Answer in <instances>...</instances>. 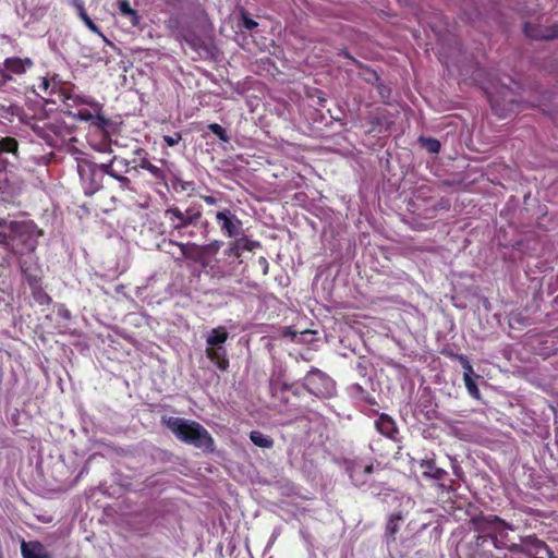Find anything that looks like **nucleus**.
Here are the masks:
<instances>
[{"label": "nucleus", "mask_w": 558, "mask_h": 558, "mask_svg": "<svg viewBox=\"0 0 558 558\" xmlns=\"http://www.w3.org/2000/svg\"><path fill=\"white\" fill-rule=\"evenodd\" d=\"M524 33L527 37L539 40H551L558 37V24L554 25H524Z\"/></svg>", "instance_id": "nucleus-10"}, {"label": "nucleus", "mask_w": 558, "mask_h": 558, "mask_svg": "<svg viewBox=\"0 0 558 558\" xmlns=\"http://www.w3.org/2000/svg\"><path fill=\"white\" fill-rule=\"evenodd\" d=\"M165 216L171 222L172 228L180 231L190 225H195L202 217V211L197 206H190L185 211L179 207H170L165 210Z\"/></svg>", "instance_id": "nucleus-5"}, {"label": "nucleus", "mask_w": 558, "mask_h": 558, "mask_svg": "<svg viewBox=\"0 0 558 558\" xmlns=\"http://www.w3.org/2000/svg\"><path fill=\"white\" fill-rule=\"evenodd\" d=\"M485 92L489 98L493 110L499 117H506L511 108H505L501 102L508 101L509 106H513L512 92L508 87H502L499 90L498 86L485 87Z\"/></svg>", "instance_id": "nucleus-6"}, {"label": "nucleus", "mask_w": 558, "mask_h": 558, "mask_svg": "<svg viewBox=\"0 0 558 558\" xmlns=\"http://www.w3.org/2000/svg\"><path fill=\"white\" fill-rule=\"evenodd\" d=\"M229 338L228 330L220 326L217 328H213L209 335L206 338L207 345H222Z\"/></svg>", "instance_id": "nucleus-19"}, {"label": "nucleus", "mask_w": 558, "mask_h": 558, "mask_svg": "<svg viewBox=\"0 0 558 558\" xmlns=\"http://www.w3.org/2000/svg\"><path fill=\"white\" fill-rule=\"evenodd\" d=\"M243 20V26L248 29V31H252L254 29L255 27H257V22H255L254 20L250 19L248 16L246 15H243L242 17Z\"/></svg>", "instance_id": "nucleus-42"}, {"label": "nucleus", "mask_w": 558, "mask_h": 558, "mask_svg": "<svg viewBox=\"0 0 558 558\" xmlns=\"http://www.w3.org/2000/svg\"><path fill=\"white\" fill-rule=\"evenodd\" d=\"M216 219L220 223V229L229 238H235L240 234L242 222L231 213L230 209L225 208L216 214Z\"/></svg>", "instance_id": "nucleus-8"}, {"label": "nucleus", "mask_w": 558, "mask_h": 558, "mask_svg": "<svg viewBox=\"0 0 558 558\" xmlns=\"http://www.w3.org/2000/svg\"><path fill=\"white\" fill-rule=\"evenodd\" d=\"M418 142L430 154H437L440 150V142L436 138L422 136L418 138Z\"/></svg>", "instance_id": "nucleus-28"}, {"label": "nucleus", "mask_w": 558, "mask_h": 558, "mask_svg": "<svg viewBox=\"0 0 558 558\" xmlns=\"http://www.w3.org/2000/svg\"><path fill=\"white\" fill-rule=\"evenodd\" d=\"M366 80H367L368 82H377V81H378V76H377V74H376L375 72H373V71H367V77H366Z\"/></svg>", "instance_id": "nucleus-46"}, {"label": "nucleus", "mask_w": 558, "mask_h": 558, "mask_svg": "<svg viewBox=\"0 0 558 558\" xmlns=\"http://www.w3.org/2000/svg\"><path fill=\"white\" fill-rule=\"evenodd\" d=\"M23 558H51L40 542H25L21 544Z\"/></svg>", "instance_id": "nucleus-16"}, {"label": "nucleus", "mask_w": 558, "mask_h": 558, "mask_svg": "<svg viewBox=\"0 0 558 558\" xmlns=\"http://www.w3.org/2000/svg\"><path fill=\"white\" fill-rule=\"evenodd\" d=\"M418 464L422 470L423 477L438 482V487L442 492L454 493L458 490L460 486L458 481L450 478L448 484L444 482L448 476V472L442 468L437 466L434 458L422 459Z\"/></svg>", "instance_id": "nucleus-4"}, {"label": "nucleus", "mask_w": 558, "mask_h": 558, "mask_svg": "<svg viewBox=\"0 0 558 558\" xmlns=\"http://www.w3.org/2000/svg\"><path fill=\"white\" fill-rule=\"evenodd\" d=\"M282 389H283V390H289V389H290V387H289L287 384H283V385H282Z\"/></svg>", "instance_id": "nucleus-48"}, {"label": "nucleus", "mask_w": 558, "mask_h": 558, "mask_svg": "<svg viewBox=\"0 0 558 558\" xmlns=\"http://www.w3.org/2000/svg\"><path fill=\"white\" fill-rule=\"evenodd\" d=\"M202 198L208 205H216L217 204V198L211 196V195H203Z\"/></svg>", "instance_id": "nucleus-45"}, {"label": "nucleus", "mask_w": 558, "mask_h": 558, "mask_svg": "<svg viewBox=\"0 0 558 558\" xmlns=\"http://www.w3.org/2000/svg\"><path fill=\"white\" fill-rule=\"evenodd\" d=\"M34 65V62L31 58H19V57H11L7 58L2 63V69L5 73L13 75H23L25 74L29 69H32Z\"/></svg>", "instance_id": "nucleus-11"}, {"label": "nucleus", "mask_w": 558, "mask_h": 558, "mask_svg": "<svg viewBox=\"0 0 558 558\" xmlns=\"http://www.w3.org/2000/svg\"><path fill=\"white\" fill-rule=\"evenodd\" d=\"M525 543L527 545V551L522 549V554H519L518 556H522L524 558H558V556L554 554V551L547 546L545 542L539 541L535 536L526 537Z\"/></svg>", "instance_id": "nucleus-9"}, {"label": "nucleus", "mask_w": 558, "mask_h": 558, "mask_svg": "<svg viewBox=\"0 0 558 558\" xmlns=\"http://www.w3.org/2000/svg\"><path fill=\"white\" fill-rule=\"evenodd\" d=\"M198 258L195 259L194 263L199 264L203 268L207 267L210 264L211 257L205 253L203 247H201V252L198 253Z\"/></svg>", "instance_id": "nucleus-37"}, {"label": "nucleus", "mask_w": 558, "mask_h": 558, "mask_svg": "<svg viewBox=\"0 0 558 558\" xmlns=\"http://www.w3.org/2000/svg\"><path fill=\"white\" fill-rule=\"evenodd\" d=\"M208 129L219 137L222 142H229L230 137L228 136L226 130L219 125L218 123H211L208 125Z\"/></svg>", "instance_id": "nucleus-32"}, {"label": "nucleus", "mask_w": 558, "mask_h": 558, "mask_svg": "<svg viewBox=\"0 0 558 558\" xmlns=\"http://www.w3.org/2000/svg\"><path fill=\"white\" fill-rule=\"evenodd\" d=\"M81 20L84 22V24L88 27L89 31H92L93 33L99 35V36H104L102 33L100 32L99 27L90 20V17L86 14H83V16H81Z\"/></svg>", "instance_id": "nucleus-34"}, {"label": "nucleus", "mask_w": 558, "mask_h": 558, "mask_svg": "<svg viewBox=\"0 0 558 558\" xmlns=\"http://www.w3.org/2000/svg\"><path fill=\"white\" fill-rule=\"evenodd\" d=\"M239 242H242L241 244V253L243 251H253L255 247L259 246V243L256 241H251L247 238H242L238 240Z\"/></svg>", "instance_id": "nucleus-35"}, {"label": "nucleus", "mask_w": 558, "mask_h": 558, "mask_svg": "<svg viewBox=\"0 0 558 558\" xmlns=\"http://www.w3.org/2000/svg\"><path fill=\"white\" fill-rule=\"evenodd\" d=\"M70 4L76 9L80 17L86 14L84 3L81 0H70Z\"/></svg>", "instance_id": "nucleus-41"}, {"label": "nucleus", "mask_w": 558, "mask_h": 558, "mask_svg": "<svg viewBox=\"0 0 558 558\" xmlns=\"http://www.w3.org/2000/svg\"><path fill=\"white\" fill-rule=\"evenodd\" d=\"M56 83L49 81L46 77H43L40 84L38 85L39 90L43 92V97L50 95L56 89Z\"/></svg>", "instance_id": "nucleus-31"}, {"label": "nucleus", "mask_w": 558, "mask_h": 558, "mask_svg": "<svg viewBox=\"0 0 558 558\" xmlns=\"http://www.w3.org/2000/svg\"><path fill=\"white\" fill-rule=\"evenodd\" d=\"M463 381L469 395L475 399H480V389L476 383L473 379V376H468V374H463Z\"/></svg>", "instance_id": "nucleus-29"}, {"label": "nucleus", "mask_w": 558, "mask_h": 558, "mask_svg": "<svg viewBox=\"0 0 558 558\" xmlns=\"http://www.w3.org/2000/svg\"><path fill=\"white\" fill-rule=\"evenodd\" d=\"M90 124L97 128L99 131L106 133L107 129L111 124V121L102 114V110H95L94 120Z\"/></svg>", "instance_id": "nucleus-27"}, {"label": "nucleus", "mask_w": 558, "mask_h": 558, "mask_svg": "<svg viewBox=\"0 0 558 558\" xmlns=\"http://www.w3.org/2000/svg\"><path fill=\"white\" fill-rule=\"evenodd\" d=\"M445 354L447 356H449L450 359H454V360H458L460 362V364L462 365L464 372L463 374H468V376H473L474 375V371H473V366L469 360V357L464 354H460V353H454V352H445Z\"/></svg>", "instance_id": "nucleus-24"}, {"label": "nucleus", "mask_w": 558, "mask_h": 558, "mask_svg": "<svg viewBox=\"0 0 558 558\" xmlns=\"http://www.w3.org/2000/svg\"><path fill=\"white\" fill-rule=\"evenodd\" d=\"M86 195H93L101 187L102 177H80Z\"/></svg>", "instance_id": "nucleus-21"}, {"label": "nucleus", "mask_w": 558, "mask_h": 558, "mask_svg": "<svg viewBox=\"0 0 558 558\" xmlns=\"http://www.w3.org/2000/svg\"><path fill=\"white\" fill-rule=\"evenodd\" d=\"M241 244L238 240L232 243V245L225 252L227 256L240 257L241 254Z\"/></svg>", "instance_id": "nucleus-36"}, {"label": "nucleus", "mask_w": 558, "mask_h": 558, "mask_svg": "<svg viewBox=\"0 0 558 558\" xmlns=\"http://www.w3.org/2000/svg\"><path fill=\"white\" fill-rule=\"evenodd\" d=\"M168 245L178 246L180 248L181 257L175 258V260L187 259V260H192V262H195V259H197L199 257L198 253L201 252V247H202V245H198L193 242L181 243V242H177L173 240H169Z\"/></svg>", "instance_id": "nucleus-17"}, {"label": "nucleus", "mask_w": 558, "mask_h": 558, "mask_svg": "<svg viewBox=\"0 0 558 558\" xmlns=\"http://www.w3.org/2000/svg\"><path fill=\"white\" fill-rule=\"evenodd\" d=\"M207 359L213 362L221 372L229 368V359L227 350L223 345H207L205 350Z\"/></svg>", "instance_id": "nucleus-13"}, {"label": "nucleus", "mask_w": 558, "mask_h": 558, "mask_svg": "<svg viewBox=\"0 0 558 558\" xmlns=\"http://www.w3.org/2000/svg\"><path fill=\"white\" fill-rule=\"evenodd\" d=\"M17 142L13 137H4L0 140V154H11L14 159L17 155Z\"/></svg>", "instance_id": "nucleus-23"}, {"label": "nucleus", "mask_w": 558, "mask_h": 558, "mask_svg": "<svg viewBox=\"0 0 558 558\" xmlns=\"http://www.w3.org/2000/svg\"><path fill=\"white\" fill-rule=\"evenodd\" d=\"M250 439L252 440V442L259 447V448H266V449H269L274 446V440L271 437L263 434L262 432L259 430H252L250 433Z\"/></svg>", "instance_id": "nucleus-22"}, {"label": "nucleus", "mask_w": 558, "mask_h": 558, "mask_svg": "<svg viewBox=\"0 0 558 558\" xmlns=\"http://www.w3.org/2000/svg\"><path fill=\"white\" fill-rule=\"evenodd\" d=\"M473 531L476 533L475 546L477 548H486L492 545L494 548L501 550L508 549L514 555L522 554V546L511 542L508 530H513L511 524L495 514H480L471 519Z\"/></svg>", "instance_id": "nucleus-1"}, {"label": "nucleus", "mask_w": 558, "mask_h": 558, "mask_svg": "<svg viewBox=\"0 0 558 558\" xmlns=\"http://www.w3.org/2000/svg\"><path fill=\"white\" fill-rule=\"evenodd\" d=\"M119 10L122 15L129 16L131 23L136 26L140 23V16L134 9L131 8L128 0L119 1Z\"/></svg>", "instance_id": "nucleus-25"}, {"label": "nucleus", "mask_w": 558, "mask_h": 558, "mask_svg": "<svg viewBox=\"0 0 558 558\" xmlns=\"http://www.w3.org/2000/svg\"><path fill=\"white\" fill-rule=\"evenodd\" d=\"M161 423L171 430L174 436L187 445L213 452L215 440L209 432L198 422L178 416H162Z\"/></svg>", "instance_id": "nucleus-3"}, {"label": "nucleus", "mask_w": 558, "mask_h": 558, "mask_svg": "<svg viewBox=\"0 0 558 558\" xmlns=\"http://www.w3.org/2000/svg\"><path fill=\"white\" fill-rule=\"evenodd\" d=\"M187 24H189V19L185 14L171 15L169 17V20L167 21V27L177 37L186 38L185 26H187Z\"/></svg>", "instance_id": "nucleus-18"}, {"label": "nucleus", "mask_w": 558, "mask_h": 558, "mask_svg": "<svg viewBox=\"0 0 558 558\" xmlns=\"http://www.w3.org/2000/svg\"><path fill=\"white\" fill-rule=\"evenodd\" d=\"M258 263L263 267L264 275H267L268 268H269V264H268L267 259L262 256V257H259Z\"/></svg>", "instance_id": "nucleus-44"}, {"label": "nucleus", "mask_w": 558, "mask_h": 558, "mask_svg": "<svg viewBox=\"0 0 558 558\" xmlns=\"http://www.w3.org/2000/svg\"><path fill=\"white\" fill-rule=\"evenodd\" d=\"M76 99H77L78 102H82V104L90 106L94 109V111L95 110H102V105H100L98 101H96L93 98L77 97Z\"/></svg>", "instance_id": "nucleus-38"}, {"label": "nucleus", "mask_w": 558, "mask_h": 558, "mask_svg": "<svg viewBox=\"0 0 558 558\" xmlns=\"http://www.w3.org/2000/svg\"><path fill=\"white\" fill-rule=\"evenodd\" d=\"M43 231L33 221L0 219V245L15 256L34 253Z\"/></svg>", "instance_id": "nucleus-2"}, {"label": "nucleus", "mask_w": 558, "mask_h": 558, "mask_svg": "<svg viewBox=\"0 0 558 558\" xmlns=\"http://www.w3.org/2000/svg\"><path fill=\"white\" fill-rule=\"evenodd\" d=\"M375 426L376 429L385 437L393 441L399 440V429L395 420L390 415L381 413L376 420Z\"/></svg>", "instance_id": "nucleus-12"}, {"label": "nucleus", "mask_w": 558, "mask_h": 558, "mask_svg": "<svg viewBox=\"0 0 558 558\" xmlns=\"http://www.w3.org/2000/svg\"><path fill=\"white\" fill-rule=\"evenodd\" d=\"M12 76L4 72L2 68H0V86L4 85L7 82L12 81Z\"/></svg>", "instance_id": "nucleus-43"}, {"label": "nucleus", "mask_w": 558, "mask_h": 558, "mask_svg": "<svg viewBox=\"0 0 558 558\" xmlns=\"http://www.w3.org/2000/svg\"><path fill=\"white\" fill-rule=\"evenodd\" d=\"M20 268L22 274L25 276L31 289L35 292L39 288L40 278L37 275H33L31 269L26 266L25 262L20 260Z\"/></svg>", "instance_id": "nucleus-26"}, {"label": "nucleus", "mask_w": 558, "mask_h": 558, "mask_svg": "<svg viewBox=\"0 0 558 558\" xmlns=\"http://www.w3.org/2000/svg\"><path fill=\"white\" fill-rule=\"evenodd\" d=\"M21 193V182H12L9 177H0V202L13 203Z\"/></svg>", "instance_id": "nucleus-14"}, {"label": "nucleus", "mask_w": 558, "mask_h": 558, "mask_svg": "<svg viewBox=\"0 0 558 558\" xmlns=\"http://www.w3.org/2000/svg\"><path fill=\"white\" fill-rule=\"evenodd\" d=\"M113 178L119 180L122 184H128L129 183V178L128 177L119 175V177H113Z\"/></svg>", "instance_id": "nucleus-47"}, {"label": "nucleus", "mask_w": 558, "mask_h": 558, "mask_svg": "<svg viewBox=\"0 0 558 558\" xmlns=\"http://www.w3.org/2000/svg\"><path fill=\"white\" fill-rule=\"evenodd\" d=\"M221 245H222V242L214 241L209 244L202 245V247L207 255H209L210 257H214L219 252Z\"/></svg>", "instance_id": "nucleus-33"}, {"label": "nucleus", "mask_w": 558, "mask_h": 558, "mask_svg": "<svg viewBox=\"0 0 558 558\" xmlns=\"http://www.w3.org/2000/svg\"><path fill=\"white\" fill-rule=\"evenodd\" d=\"M374 471L373 464H361V463H353L350 469V478L352 480L353 484L356 486H362L367 483V476L372 474Z\"/></svg>", "instance_id": "nucleus-15"}, {"label": "nucleus", "mask_w": 558, "mask_h": 558, "mask_svg": "<svg viewBox=\"0 0 558 558\" xmlns=\"http://www.w3.org/2000/svg\"><path fill=\"white\" fill-rule=\"evenodd\" d=\"M449 460H450V468L452 470V473L458 478L457 481L464 482L465 473H464L459 460L457 459V457L449 456Z\"/></svg>", "instance_id": "nucleus-30"}, {"label": "nucleus", "mask_w": 558, "mask_h": 558, "mask_svg": "<svg viewBox=\"0 0 558 558\" xmlns=\"http://www.w3.org/2000/svg\"><path fill=\"white\" fill-rule=\"evenodd\" d=\"M330 378L320 369L312 367L305 375L303 387L315 396H323L330 386Z\"/></svg>", "instance_id": "nucleus-7"}, {"label": "nucleus", "mask_w": 558, "mask_h": 558, "mask_svg": "<svg viewBox=\"0 0 558 558\" xmlns=\"http://www.w3.org/2000/svg\"><path fill=\"white\" fill-rule=\"evenodd\" d=\"M94 114L95 113H92L87 109H82V110H78L76 116H77L78 120L92 123V121L94 120Z\"/></svg>", "instance_id": "nucleus-40"}, {"label": "nucleus", "mask_w": 558, "mask_h": 558, "mask_svg": "<svg viewBox=\"0 0 558 558\" xmlns=\"http://www.w3.org/2000/svg\"><path fill=\"white\" fill-rule=\"evenodd\" d=\"M182 140V136L180 133H174L172 135H165L163 141L167 144V146H174Z\"/></svg>", "instance_id": "nucleus-39"}, {"label": "nucleus", "mask_w": 558, "mask_h": 558, "mask_svg": "<svg viewBox=\"0 0 558 558\" xmlns=\"http://www.w3.org/2000/svg\"><path fill=\"white\" fill-rule=\"evenodd\" d=\"M402 520L401 513H393L389 517L387 525H386V538L387 543L393 542L396 539V534L399 532L400 526L399 522Z\"/></svg>", "instance_id": "nucleus-20"}]
</instances>
